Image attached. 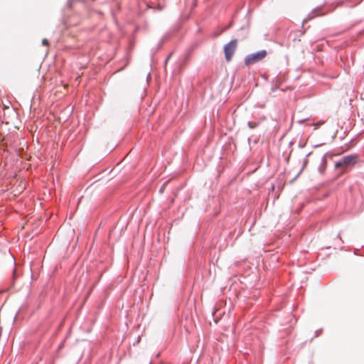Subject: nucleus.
Instances as JSON below:
<instances>
[{
	"label": "nucleus",
	"instance_id": "7ed1b4c3",
	"mask_svg": "<svg viewBox=\"0 0 364 364\" xmlns=\"http://www.w3.org/2000/svg\"><path fill=\"white\" fill-rule=\"evenodd\" d=\"M356 162V156H344L340 161L336 164V167L342 166H349L353 165Z\"/></svg>",
	"mask_w": 364,
	"mask_h": 364
},
{
	"label": "nucleus",
	"instance_id": "f257e3e1",
	"mask_svg": "<svg viewBox=\"0 0 364 364\" xmlns=\"http://www.w3.org/2000/svg\"><path fill=\"white\" fill-rule=\"evenodd\" d=\"M237 48V41L233 39L228 43L224 46V53L225 55V60L227 62H230Z\"/></svg>",
	"mask_w": 364,
	"mask_h": 364
},
{
	"label": "nucleus",
	"instance_id": "39448f33",
	"mask_svg": "<svg viewBox=\"0 0 364 364\" xmlns=\"http://www.w3.org/2000/svg\"><path fill=\"white\" fill-rule=\"evenodd\" d=\"M249 126H250V128H254L255 127V126H252V124H251V123H249Z\"/></svg>",
	"mask_w": 364,
	"mask_h": 364
},
{
	"label": "nucleus",
	"instance_id": "f03ea898",
	"mask_svg": "<svg viewBox=\"0 0 364 364\" xmlns=\"http://www.w3.org/2000/svg\"><path fill=\"white\" fill-rule=\"evenodd\" d=\"M267 55L265 50H260L257 53H252L246 57L245 63L246 65H252L262 60Z\"/></svg>",
	"mask_w": 364,
	"mask_h": 364
},
{
	"label": "nucleus",
	"instance_id": "20e7f679",
	"mask_svg": "<svg viewBox=\"0 0 364 364\" xmlns=\"http://www.w3.org/2000/svg\"><path fill=\"white\" fill-rule=\"evenodd\" d=\"M42 43H43V45H44V46H48V41L46 38H44V39H43V41H42Z\"/></svg>",
	"mask_w": 364,
	"mask_h": 364
}]
</instances>
